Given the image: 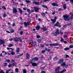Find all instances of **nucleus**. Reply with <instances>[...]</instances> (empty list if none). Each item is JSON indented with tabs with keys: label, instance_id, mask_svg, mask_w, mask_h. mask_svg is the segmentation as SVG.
I'll list each match as a JSON object with an SVG mask.
<instances>
[{
	"label": "nucleus",
	"instance_id": "ddd939ff",
	"mask_svg": "<svg viewBox=\"0 0 73 73\" xmlns=\"http://www.w3.org/2000/svg\"><path fill=\"white\" fill-rule=\"evenodd\" d=\"M32 65L33 66H37V64L35 62H32Z\"/></svg>",
	"mask_w": 73,
	"mask_h": 73
},
{
	"label": "nucleus",
	"instance_id": "58836bf2",
	"mask_svg": "<svg viewBox=\"0 0 73 73\" xmlns=\"http://www.w3.org/2000/svg\"><path fill=\"white\" fill-rule=\"evenodd\" d=\"M69 48H73V45H70L69 46Z\"/></svg>",
	"mask_w": 73,
	"mask_h": 73
},
{
	"label": "nucleus",
	"instance_id": "09e8293b",
	"mask_svg": "<svg viewBox=\"0 0 73 73\" xmlns=\"http://www.w3.org/2000/svg\"><path fill=\"white\" fill-rule=\"evenodd\" d=\"M34 71H35L34 70H33V69L31 71V73H34Z\"/></svg>",
	"mask_w": 73,
	"mask_h": 73
},
{
	"label": "nucleus",
	"instance_id": "a878e982",
	"mask_svg": "<svg viewBox=\"0 0 73 73\" xmlns=\"http://www.w3.org/2000/svg\"><path fill=\"white\" fill-rule=\"evenodd\" d=\"M41 29H42L43 31H47V29L44 27V28H41Z\"/></svg>",
	"mask_w": 73,
	"mask_h": 73
},
{
	"label": "nucleus",
	"instance_id": "2eb2a0df",
	"mask_svg": "<svg viewBox=\"0 0 73 73\" xmlns=\"http://www.w3.org/2000/svg\"><path fill=\"white\" fill-rule=\"evenodd\" d=\"M26 56L27 58H26V59H29V57H30V55L29 54V53H27L26 54Z\"/></svg>",
	"mask_w": 73,
	"mask_h": 73
},
{
	"label": "nucleus",
	"instance_id": "f704fd0d",
	"mask_svg": "<svg viewBox=\"0 0 73 73\" xmlns=\"http://www.w3.org/2000/svg\"><path fill=\"white\" fill-rule=\"evenodd\" d=\"M46 66H45L44 67H41L40 68V69L42 70H43V69H44V68H45V67H46Z\"/></svg>",
	"mask_w": 73,
	"mask_h": 73
},
{
	"label": "nucleus",
	"instance_id": "ea45409f",
	"mask_svg": "<svg viewBox=\"0 0 73 73\" xmlns=\"http://www.w3.org/2000/svg\"><path fill=\"white\" fill-rule=\"evenodd\" d=\"M36 37L37 38H40L41 37V36L38 35H36Z\"/></svg>",
	"mask_w": 73,
	"mask_h": 73
},
{
	"label": "nucleus",
	"instance_id": "39448f33",
	"mask_svg": "<svg viewBox=\"0 0 73 73\" xmlns=\"http://www.w3.org/2000/svg\"><path fill=\"white\" fill-rule=\"evenodd\" d=\"M57 17L56 16L55 17H54V19H51V21H52V22L53 24H54L55 23H56V20H57Z\"/></svg>",
	"mask_w": 73,
	"mask_h": 73
},
{
	"label": "nucleus",
	"instance_id": "6e6d98bb",
	"mask_svg": "<svg viewBox=\"0 0 73 73\" xmlns=\"http://www.w3.org/2000/svg\"><path fill=\"white\" fill-rule=\"evenodd\" d=\"M0 73H4V72L3 70H1L0 71Z\"/></svg>",
	"mask_w": 73,
	"mask_h": 73
},
{
	"label": "nucleus",
	"instance_id": "864d4df0",
	"mask_svg": "<svg viewBox=\"0 0 73 73\" xmlns=\"http://www.w3.org/2000/svg\"><path fill=\"white\" fill-rule=\"evenodd\" d=\"M68 57H69V56L68 54H66V58H68Z\"/></svg>",
	"mask_w": 73,
	"mask_h": 73
},
{
	"label": "nucleus",
	"instance_id": "4c0bfd02",
	"mask_svg": "<svg viewBox=\"0 0 73 73\" xmlns=\"http://www.w3.org/2000/svg\"><path fill=\"white\" fill-rule=\"evenodd\" d=\"M11 54L12 55H15V53L13 51H12L11 52Z\"/></svg>",
	"mask_w": 73,
	"mask_h": 73
},
{
	"label": "nucleus",
	"instance_id": "774afa93",
	"mask_svg": "<svg viewBox=\"0 0 73 73\" xmlns=\"http://www.w3.org/2000/svg\"><path fill=\"white\" fill-rule=\"evenodd\" d=\"M6 73H9V71L8 70H6Z\"/></svg>",
	"mask_w": 73,
	"mask_h": 73
},
{
	"label": "nucleus",
	"instance_id": "de8ad7c7",
	"mask_svg": "<svg viewBox=\"0 0 73 73\" xmlns=\"http://www.w3.org/2000/svg\"><path fill=\"white\" fill-rule=\"evenodd\" d=\"M31 19H29L28 21V22L29 24H31Z\"/></svg>",
	"mask_w": 73,
	"mask_h": 73
},
{
	"label": "nucleus",
	"instance_id": "79ce46f5",
	"mask_svg": "<svg viewBox=\"0 0 73 73\" xmlns=\"http://www.w3.org/2000/svg\"><path fill=\"white\" fill-rule=\"evenodd\" d=\"M67 27V25H63V28H66Z\"/></svg>",
	"mask_w": 73,
	"mask_h": 73
},
{
	"label": "nucleus",
	"instance_id": "4468645a",
	"mask_svg": "<svg viewBox=\"0 0 73 73\" xmlns=\"http://www.w3.org/2000/svg\"><path fill=\"white\" fill-rule=\"evenodd\" d=\"M13 40L15 42H17L19 41V39L17 37H16L15 38H13Z\"/></svg>",
	"mask_w": 73,
	"mask_h": 73
},
{
	"label": "nucleus",
	"instance_id": "e433bc0d",
	"mask_svg": "<svg viewBox=\"0 0 73 73\" xmlns=\"http://www.w3.org/2000/svg\"><path fill=\"white\" fill-rule=\"evenodd\" d=\"M45 50H42V51L41 52V53H45Z\"/></svg>",
	"mask_w": 73,
	"mask_h": 73
},
{
	"label": "nucleus",
	"instance_id": "393cba45",
	"mask_svg": "<svg viewBox=\"0 0 73 73\" xmlns=\"http://www.w3.org/2000/svg\"><path fill=\"white\" fill-rule=\"evenodd\" d=\"M42 16L43 17H45V14L44 13H42L41 14Z\"/></svg>",
	"mask_w": 73,
	"mask_h": 73
},
{
	"label": "nucleus",
	"instance_id": "bf43d9fd",
	"mask_svg": "<svg viewBox=\"0 0 73 73\" xmlns=\"http://www.w3.org/2000/svg\"><path fill=\"white\" fill-rule=\"evenodd\" d=\"M38 42H41V40L40 39H39L38 40Z\"/></svg>",
	"mask_w": 73,
	"mask_h": 73
},
{
	"label": "nucleus",
	"instance_id": "c85d7f7f",
	"mask_svg": "<svg viewBox=\"0 0 73 73\" xmlns=\"http://www.w3.org/2000/svg\"><path fill=\"white\" fill-rule=\"evenodd\" d=\"M13 46V44H10L8 45V46L9 47V48H10V47H12V46Z\"/></svg>",
	"mask_w": 73,
	"mask_h": 73
},
{
	"label": "nucleus",
	"instance_id": "3c124183",
	"mask_svg": "<svg viewBox=\"0 0 73 73\" xmlns=\"http://www.w3.org/2000/svg\"><path fill=\"white\" fill-rule=\"evenodd\" d=\"M4 66H7V63H4Z\"/></svg>",
	"mask_w": 73,
	"mask_h": 73
},
{
	"label": "nucleus",
	"instance_id": "7ed1b4c3",
	"mask_svg": "<svg viewBox=\"0 0 73 73\" xmlns=\"http://www.w3.org/2000/svg\"><path fill=\"white\" fill-rule=\"evenodd\" d=\"M49 45L50 47H52V46H60V44L57 43H55L53 44H49Z\"/></svg>",
	"mask_w": 73,
	"mask_h": 73
},
{
	"label": "nucleus",
	"instance_id": "c756f323",
	"mask_svg": "<svg viewBox=\"0 0 73 73\" xmlns=\"http://www.w3.org/2000/svg\"><path fill=\"white\" fill-rule=\"evenodd\" d=\"M3 17H7V14L5 13H4L3 15Z\"/></svg>",
	"mask_w": 73,
	"mask_h": 73
},
{
	"label": "nucleus",
	"instance_id": "69168bd1",
	"mask_svg": "<svg viewBox=\"0 0 73 73\" xmlns=\"http://www.w3.org/2000/svg\"><path fill=\"white\" fill-rule=\"evenodd\" d=\"M64 66H65V68H66V67H68V66L67 65H66H66H65Z\"/></svg>",
	"mask_w": 73,
	"mask_h": 73
},
{
	"label": "nucleus",
	"instance_id": "423d86ee",
	"mask_svg": "<svg viewBox=\"0 0 73 73\" xmlns=\"http://www.w3.org/2000/svg\"><path fill=\"white\" fill-rule=\"evenodd\" d=\"M55 33L56 34H54V35L55 36H57V35H59L60 34V33L59 32V30H58V29H56V31L55 32Z\"/></svg>",
	"mask_w": 73,
	"mask_h": 73
},
{
	"label": "nucleus",
	"instance_id": "c03bdc74",
	"mask_svg": "<svg viewBox=\"0 0 73 73\" xmlns=\"http://www.w3.org/2000/svg\"><path fill=\"white\" fill-rule=\"evenodd\" d=\"M67 25L69 26V25H71V23H70L67 24Z\"/></svg>",
	"mask_w": 73,
	"mask_h": 73
},
{
	"label": "nucleus",
	"instance_id": "20e7f679",
	"mask_svg": "<svg viewBox=\"0 0 73 73\" xmlns=\"http://www.w3.org/2000/svg\"><path fill=\"white\" fill-rule=\"evenodd\" d=\"M38 57H35L34 58L32 59L30 61V63H32L33 62H34L36 61H37L38 60Z\"/></svg>",
	"mask_w": 73,
	"mask_h": 73
},
{
	"label": "nucleus",
	"instance_id": "6e6552de",
	"mask_svg": "<svg viewBox=\"0 0 73 73\" xmlns=\"http://www.w3.org/2000/svg\"><path fill=\"white\" fill-rule=\"evenodd\" d=\"M64 62V59H60L59 60L58 62V64H61V63H62Z\"/></svg>",
	"mask_w": 73,
	"mask_h": 73
},
{
	"label": "nucleus",
	"instance_id": "4d7b16f0",
	"mask_svg": "<svg viewBox=\"0 0 73 73\" xmlns=\"http://www.w3.org/2000/svg\"><path fill=\"white\" fill-rule=\"evenodd\" d=\"M23 9L24 10V11H26V10H27V8L25 7H24Z\"/></svg>",
	"mask_w": 73,
	"mask_h": 73
},
{
	"label": "nucleus",
	"instance_id": "bb28decb",
	"mask_svg": "<svg viewBox=\"0 0 73 73\" xmlns=\"http://www.w3.org/2000/svg\"><path fill=\"white\" fill-rule=\"evenodd\" d=\"M69 49H70V48L69 47H66L64 49V50H68Z\"/></svg>",
	"mask_w": 73,
	"mask_h": 73
},
{
	"label": "nucleus",
	"instance_id": "cd10ccee",
	"mask_svg": "<svg viewBox=\"0 0 73 73\" xmlns=\"http://www.w3.org/2000/svg\"><path fill=\"white\" fill-rule=\"evenodd\" d=\"M25 2H26L27 4H28V3H31V1L29 0H25Z\"/></svg>",
	"mask_w": 73,
	"mask_h": 73
},
{
	"label": "nucleus",
	"instance_id": "9d476101",
	"mask_svg": "<svg viewBox=\"0 0 73 73\" xmlns=\"http://www.w3.org/2000/svg\"><path fill=\"white\" fill-rule=\"evenodd\" d=\"M0 45L5 44V42L3 40L0 39Z\"/></svg>",
	"mask_w": 73,
	"mask_h": 73
},
{
	"label": "nucleus",
	"instance_id": "052dcab7",
	"mask_svg": "<svg viewBox=\"0 0 73 73\" xmlns=\"http://www.w3.org/2000/svg\"><path fill=\"white\" fill-rule=\"evenodd\" d=\"M58 11H62V9L61 8H59L58 9Z\"/></svg>",
	"mask_w": 73,
	"mask_h": 73
},
{
	"label": "nucleus",
	"instance_id": "a211bd4d",
	"mask_svg": "<svg viewBox=\"0 0 73 73\" xmlns=\"http://www.w3.org/2000/svg\"><path fill=\"white\" fill-rule=\"evenodd\" d=\"M18 10L19 11V12L21 15H22L23 14V11L22 10H21V9L20 8L18 9Z\"/></svg>",
	"mask_w": 73,
	"mask_h": 73
},
{
	"label": "nucleus",
	"instance_id": "72a5a7b5",
	"mask_svg": "<svg viewBox=\"0 0 73 73\" xmlns=\"http://www.w3.org/2000/svg\"><path fill=\"white\" fill-rule=\"evenodd\" d=\"M2 8H3V9L4 10H6V8H5V6H3L2 7Z\"/></svg>",
	"mask_w": 73,
	"mask_h": 73
},
{
	"label": "nucleus",
	"instance_id": "13d9d810",
	"mask_svg": "<svg viewBox=\"0 0 73 73\" xmlns=\"http://www.w3.org/2000/svg\"><path fill=\"white\" fill-rule=\"evenodd\" d=\"M8 66L9 68H11V67L12 66V65L11 64H10Z\"/></svg>",
	"mask_w": 73,
	"mask_h": 73
},
{
	"label": "nucleus",
	"instance_id": "8fccbe9b",
	"mask_svg": "<svg viewBox=\"0 0 73 73\" xmlns=\"http://www.w3.org/2000/svg\"><path fill=\"white\" fill-rule=\"evenodd\" d=\"M19 40L20 41V42H22V40H21V39L20 37H19L18 38Z\"/></svg>",
	"mask_w": 73,
	"mask_h": 73
},
{
	"label": "nucleus",
	"instance_id": "a18cd8bd",
	"mask_svg": "<svg viewBox=\"0 0 73 73\" xmlns=\"http://www.w3.org/2000/svg\"><path fill=\"white\" fill-rule=\"evenodd\" d=\"M20 34L21 35H22L23 34V31H21L20 33Z\"/></svg>",
	"mask_w": 73,
	"mask_h": 73
},
{
	"label": "nucleus",
	"instance_id": "6ab92c4d",
	"mask_svg": "<svg viewBox=\"0 0 73 73\" xmlns=\"http://www.w3.org/2000/svg\"><path fill=\"white\" fill-rule=\"evenodd\" d=\"M10 31L11 33H13L14 32V30H13L12 27H11L10 29Z\"/></svg>",
	"mask_w": 73,
	"mask_h": 73
},
{
	"label": "nucleus",
	"instance_id": "f8f14e48",
	"mask_svg": "<svg viewBox=\"0 0 73 73\" xmlns=\"http://www.w3.org/2000/svg\"><path fill=\"white\" fill-rule=\"evenodd\" d=\"M17 12V9L16 8H13V13H16Z\"/></svg>",
	"mask_w": 73,
	"mask_h": 73
},
{
	"label": "nucleus",
	"instance_id": "37998d69",
	"mask_svg": "<svg viewBox=\"0 0 73 73\" xmlns=\"http://www.w3.org/2000/svg\"><path fill=\"white\" fill-rule=\"evenodd\" d=\"M40 73H46V72L42 70Z\"/></svg>",
	"mask_w": 73,
	"mask_h": 73
},
{
	"label": "nucleus",
	"instance_id": "7c9ffc66",
	"mask_svg": "<svg viewBox=\"0 0 73 73\" xmlns=\"http://www.w3.org/2000/svg\"><path fill=\"white\" fill-rule=\"evenodd\" d=\"M16 52H20V48H17L16 51Z\"/></svg>",
	"mask_w": 73,
	"mask_h": 73
},
{
	"label": "nucleus",
	"instance_id": "b1692460",
	"mask_svg": "<svg viewBox=\"0 0 73 73\" xmlns=\"http://www.w3.org/2000/svg\"><path fill=\"white\" fill-rule=\"evenodd\" d=\"M66 7H67L66 4H64L63 6L64 9H66Z\"/></svg>",
	"mask_w": 73,
	"mask_h": 73
},
{
	"label": "nucleus",
	"instance_id": "0eeeda50",
	"mask_svg": "<svg viewBox=\"0 0 73 73\" xmlns=\"http://www.w3.org/2000/svg\"><path fill=\"white\" fill-rule=\"evenodd\" d=\"M58 24H59V22H57L56 23H55L54 25V27H58L61 28V26Z\"/></svg>",
	"mask_w": 73,
	"mask_h": 73
},
{
	"label": "nucleus",
	"instance_id": "4be33fe9",
	"mask_svg": "<svg viewBox=\"0 0 73 73\" xmlns=\"http://www.w3.org/2000/svg\"><path fill=\"white\" fill-rule=\"evenodd\" d=\"M42 7L43 8H46V9H48V7L44 5H42Z\"/></svg>",
	"mask_w": 73,
	"mask_h": 73
},
{
	"label": "nucleus",
	"instance_id": "1a4fd4ad",
	"mask_svg": "<svg viewBox=\"0 0 73 73\" xmlns=\"http://www.w3.org/2000/svg\"><path fill=\"white\" fill-rule=\"evenodd\" d=\"M52 5L53 6V7H58V5L56 3L54 2L52 3Z\"/></svg>",
	"mask_w": 73,
	"mask_h": 73
},
{
	"label": "nucleus",
	"instance_id": "dca6fc26",
	"mask_svg": "<svg viewBox=\"0 0 73 73\" xmlns=\"http://www.w3.org/2000/svg\"><path fill=\"white\" fill-rule=\"evenodd\" d=\"M33 4L35 3V5H40V4L39 3L37 2L34 1L33 3Z\"/></svg>",
	"mask_w": 73,
	"mask_h": 73
},
{
	"label": "nucleus",
	"instance_id": "603ef678",
	"mask_svg": "<svg viewBox=\"0 0 73 73\" xmlns=\"http://www.w3.org/2000/svg\"><path fill=\"white\" fill-rule=\"evenodd\" d=\"M15 64H16V63L14 62V63H13L12 64V65H13V66H14V65H15Z\"/></svg>",
	"mask_w": 73,
	"mask_h": 73
},
{
	"label": "nucleus",
	"instance_id": "e2e57ef3",
	"mask_svg": "<svg viewBox=\"0 0 73 73\" xmlns=\"http://www.w3.org/2000/svg\"><path fill=\"white\" fill-rule=\"evenodd\" d=\"M16 24H15V23H13V27H15L16 26Z\"/></svg>",
	"mask_w": 73,
	"mask_h": 73
},
{
	"label": "nucleus",
	"instance_id": "5fc2aeb1",
	"mask_svg": "<svg viewBox=\"0 0 73 73\" xmlns=\"http://www.w3.org/2000/svg\"><path fill=\"white\" fill-rule=\"evenodd\" d=\"M64 38H66L67 37H68V36L65 35L64 36Z\"/></svg>",
	"mask_w": 73,
	"mask_h": 73
},
{
	"label": "nucleus",
	"instance_id": "0e129e2a",
	"mask_svg": "<svg viewBox=\"0 0 73 73\" xmlns=\"http://www.w3.org/2000/svg\"><path fill=\"white\" fill-rule=\"evenodd\" d=\"M60 41L62 42H64V39H62L60 40Z\"/></svg>",
	"mask_w": 73,
	"mask_h": 73
},
{
	"label": "nucleus",
	"instance_id": "412c9836",
	"mask_svg": "<svg viewBox=\"0 0 73 73\" xmlns=\"http://www.w3.org/2000/svg\"><path fill=\"white\" fill-rule=\"evenodd\" d=\"M45 50L47 52H49L50 51V50L49 49H48L47 48H45Z\"/></svg>",
	"mask_w": 73,
	"mask_h": 73
},
{
	"label": "nucleus",
	"instance_id": "49530a36",
	"mask_svg": "<svg viewBox=\"0 0 73 73\" xmlns=\"http://www.w3.org/2000/svg\"><path fill=\"white\" fill-rule=\"evenodd\" d=\"M11 61L10 60H9V59H7L6 60V62H10Z\"/></svg>",
	"mask_w": 73,
	"mask_h": 73
},
{
	"label": "nucleus",
	"instance_id": "aec40b11",
	"mask_svg": "<svg viewBox=\"0 0 73 73\" xmlns=\"http://www.w3.org/2000/svg\"><path fill=\"white\" fill-rule=\"evenodd\" d=\"M66 63H65V62H63L60 64L62 66H65V65H66Z\"/></svg>",
	"mask_w": 73,
	"mask_h": 73
},
{
	"label": "nucleus",
	"instance_id": "c9c22d12",
	"mask_svg": "<svg viewBox=\"0 0 73 73\" xmlns=\"http://www.w3.org/2000/svg\"><path fill=\"white\" fill-rule=\"evenodd\" d=\"M24 25L25 26H26V27H27V23L26 22H24Z\"/></svg>",
	"mask_w": 73,
	"mask_h": 73
},
{
	"label": "nucleus",
	"instance_id": "338daca9",
	"mask_svg": "<svg viewBox=\"0 0 73 73\" xmlns=\"http://www.w3.org/2000/svg\"><path fill=\"white\" fill-rule=\"evenodd\" d=\"M70 1L72 3H73V0H70Z\"/></svg>",
	"mask_w": 73,
	"mask_h": 73
},
{
	"label": "nucleus",
	"instance_id": "f257e3e1",
	"mask_svg": "<svg viewBox=\"0 0 73 73\" xmlns=\"http://www.w3.org/2000/svg\"><path fill=\"white\" fill-rule=\"evenodd\" d=\"M61 67L60 66H58L55 69V73H63L65 72H66V69H64L63 70L60 72V70H61Z\"/></svg>",
	"mask_w": 73,
	"mask_h": 73
},
{
	"label": "nucleus",
	"instance_id": "473e14b6",
	"mask_svg": "<svg viewBox=\"0 0 73 73\" xmlns=\"http://www.w3.org/2000/svg\"><path fill=\"white\" fill-rule=\"evenodd\" d=\"M15 71L16 72H19V69L18 68H16L15 69Z\"/></svg>",
	"mask_w": 73,
	"mask_h": 73
},
{
	"label": "nucleus",
	"instance_id": "a19ab883",
	"mask_svg": "<svg viewBox=\"0 0 73 73\" xmlns=\"http://www.w3.org/2000/svg\"><path fill=\"white\" fill-rule=\"evenodd\" d=\"M23 70V73H27V71H26V70Z\"/></svg>",
	"mask_w": 73,
	"mask_h": 73
},
{
	"label": "nucleus",
	"instance_id": "680f3d73",
	"mask_svg": "<svg viewBox=\"0 0 73 73\" xmlns=\"http://www.w3.org/2000/svg\"><path fill=\"white\" fill-rule=\"evenodd\" d=\"M15 60H14V59H13V60H11L12 62H15Z\"/></svg>",
	"mask_w": 73,
	"mask_h": 73
},
{
	"label": "nucleus",
	"instance_id": "5701e85b",
	"mask_svg": "<svg viewBox=\"0 0 73 73\" xmlns=\"http://www.w3.org/2000/svg\"><path fill=\"white\" fill-rule=\"evenodd\" d=\"M54 61H57L58 60V57L57 56H56L53 59Z\"/></svg>",
	"mask_w": 73,
	"mask_h": 73
},
{
	"label": "nucleus",
	"instance_id": "9b49d317",
	"mask_svg": "<svg viewBox=\"0 0 73 73\" xmlns=\"http://www.w3.org/2000/svg\"><path fill=\"white\" fill-rule=\"evenodd\" d=\"M39 10V8L38 7H34V11L35 12H38V11Z\"/></svg>",
	"mask_w": 73,
	"mask_h": 73
},
{
	"label": "nucleus",
	"instance_id": "f3484780",
	"mask_svg": "<svg viewBox=\"0 0 73 73\" xmlns=\"http://www.w3.org/2000/svg\"><path fill=\"white\" fill-rule=\"evenodd\" d=\"M35 28L37 31L39 30L40 28V26H37L36 27H35Z\"/></svg>",
	"mask_w": 73,
	"mask_h": 73
},
{
	"label": "nucleus",
	"instance_id": "f03ea898",
	"mask_svg": "<svg viewBox=\"0 0 73 73\" xmlns=\"http://www.w3.org/2000/svg\"><path fill=\"white\" fill-rule=\"evenodd\" d=\"M63 17L64 18V20H65L66 21H69V20H72L71 18L70 17H69V16L68 15H63Z\"/></svg>",
	"mask_w": 73,
	"mask_h": 73
},
{
	"label": "nucleus",
	"instance_id": "2f4dec72",
	"mask_svg": "<svg viewBox=\"0 0 73 73\" xmlns=\"http://www.w3.org/2000/svg\"><path fill=\"white\" fill-rule=\"evenodd\" d=\"M27 11L28 13H31V12H30V11H31V10H30V9H27Z\"/></svg>",
	"mask_w": 73,
	"mask_h": 73
}]
</instances>
